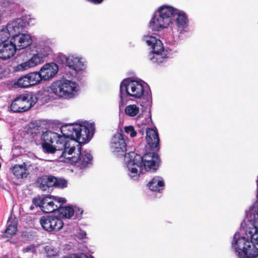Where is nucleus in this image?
Here are the masks:
<instances>
[{
	"label": "nucleus",
	"mask_w": 258,
	"mask_h": 258,
	"mask_svg": "<svg viewBox=\"0 0 258 258\" xmlns=\"http://www.w3.org/2000/svg\"><path fill=\"white\" fill-rule=\"evenodd\" d=\"M82 258H94L93 256L90 254H82Z\"/></svg>",
	"instance_id": "obj_40"
},
{
	"label": "nucleus",
	"mask_w": 258,
	"mask_h": 258,
	"mask_svg": "<svg viewBox=\"0 0 258 258\" xmlns=\"http://www.w3.org/2000/svg\"><path fill=\"white\" fill-rule=\"evenodd\" d=\"M11 40L16 50L24 49L32 43V38L28 34L20 33L12 38Z\"/></svg>",
	"instance_id": "obj_14"
},
{
	"label": "nucleus",
	"mask_w": 258,
	"mask_h": 258,
	"mask_svg": "<svg viewBox=\"0 0 258 258\" xmlns=\"http://www.w3.org/2000/svg\"><path fill=\"white\" fill-rule=\"evenodd\" d=\"M36 53L42 57V59L45 61V58L52 54V50L48 45L40 44L37 48Z\"/></svg>",
	"instance_id": "obj_25"
},
{
	"label": "nucleus",
	"mask_w": 258,
	"mask_h": 258,
	"mask_svg": "<svg viewBox=\"0 0 258 258\" xmlns=\"http://www.w3.org/2000/svg\"><path fill=\"white\" fill-rule=\"evenodd\" d=\"M39 222L43 229L49 232L59 230L63 225L61 219L49 216L42 217Z\"/></svg>",
	"instance_id": "obj_12"
},
{
	"label": "nucleus",
	"mask_w": 258,
	"mask_h": 258,
	"mask_svg": "<svg viewBox=\"0 0 258 258\" xmlns=\"http://www.w3.org/2000/svg\"><path fill=\"white\" fill-rule=\"evenodd\" d=\"M246 211L258 218V202L254 203Z\"/></svg>",
	"instance_id": "obj_35"
},
{
	"label": "nucleus",
	"mask_w": 258,
	"mask_h": 258,
	"mask_svg": "<svg viewBox=\"0 0 258 258\" xmlns=\"http://www.w3.org/2000/svg\"><path fill=\"white\" fill-rule=\"evenodd\" d=\"M246 219L241 223V228L245 234L258 245V218L246 211Z\"/></svg>",
	"instance_id": "obj_8"
},
{
	"label": "nucleus",
	"mask_w": 258,
	"mask_h": 258,
	"mask_svg": "<svg viewBox=\"0 0 258 258\" xmlns=\"http://www.w3.org/2000/svg\"><path fill=\"white\" fill-rule=\"evenodd\" d=\"M92 160V156L90 153L87 151L82 153V168L91 164Z\"/></svg>",
	"instance_id": "obj_31"
},
{
	"label": "nucleus",
	"mask_w": 258,
	"mask_h": 258,
	"mask_svg": "<svg viewBox=\"0 0 258 258\" xmlns=\"http://www.w3.org/2000/svg\"><path fill=\"white\" fill-rule=\"evenodd\" d=\"M125 132L130 135L131 137H134L137 135V132L135 131L133 126H127L124 127Z\"/></svg>",
	"instance_id": "obj_36"
},
{
	"label": "nucleus",
	"mask_w": 258,
	"mask_h": 258,
	"mask_svg": "<svg viewBox=\"0 0 258 258\" xmlns=\"http://www.w3.org/2000/svg\"><path fill=\"white\" fill-rule=\"evenodd\" d=\"M17 231V221L13 220L9 224L7 229L5 230V236L6 237L12 236L14 235Z\"/></svg>",
	"instance_id": "obj_30"
},
{
	"label": "nucleus",
	"mask_w": 258,
	"mask_h": 258,
	"mask_svg": "<svg viewBox=\"0 0 258 258\" xmlns=\"http://www.w3.org/2000/svg\"><path fill=\"white\" fill-rule=\"evenodd\" d=\"M32 20L29 16H25L22 18H18L10 21L5 26L10 36L14 38L15 36L21 33L27 25H29L30 22L28 20Z\"/></svg>",
	"instance_id": "obj_10"
},
{
	"label": "nucleus",
	"mask_w": 258,
	"mask_h": 258,
	"mask_svg": "<svg viewBox=\"0 0 258 258\" xmlns=\"http://www.w3.org/2000/svg\"><path fill=\"white\" fill-rule=\"evenodd\" d=\"M148 89V85L142 80L131 78L124 79L120 84V97L121 101L127 96L136 99L141 98Z\"/></svg>",
	"instance_id": "obj_3"
},
{
	"label": "nucleus",
	"mask_w": 258,
	"mask_h": 258,
	"mask_svg": "<svg viewBox=\"0 0 258 258\" xmlns=\"http://www.w3.org/2000/svg\"><path fill=\"white\" fill-rule=\"evenodd\" d=\"M5 69L0 66V79L2 78L5 76Z\"/></svg>",
	"instance_id": "obj_38"
},
{
	"label": "nucleus",
	"mask_w": 258,
	"mask_h": 258,
	"mask_svg": "<svg viewBox=\"0 0 258 258\" xmlns=\"http://www.w3.org/2000/svg\"><path fill=\"white\" fill-rule=\"evenodd\" d=\"M35 95L22 94L16 98L11 105V109L14 112H24L31 108L37 102Z\"/></svg>",
	"instance_id": "obj_9"
},
{
	"label": "nucleus",
	"mask_w": 258,
	"mask_h": 258,
	"mask_svg": "<svg viewBox=\"0 0 258 258\" xmlns=\"http://www.w3.org/2000/svg\"><path fill=\"white\" fill-rule=\"evenodd\" d=\"M12 86L15 88H26L31 86L27 75H25L21 77L18 80L14 81L12 84Z\"/></svg>",
	"instance_id": "obj_26"
},
{
	"label": "nucleus",
	"mask_w": 258,
	"mask_h": 258,
	"mask_svg": "<svg viewBox=\"0 0 258 258\" xmlns=\"http://www.w3.org/2000/svg\"><path fill=\"white\" fill-rule=\"evenodd\" d=\"M33 203L36 206H39L42 209V199L35 198L33 200Z\"/></svg>",
	"instance_id": "obj_37"
},
{
	"label": "nucleus",
	"mask_w": 258,
	"mask_h": 258,
	"mask_svg": "<svg viewBox=\"0 0 258 258\" xmlns=\"http://www.w3.org/2000/svg\"><path fill=\"white\" fill-rule=\"evenodd\" d=\"M17 149L15 148L13 149V152L14 154H16V155H18L19 153L17 152Z\"/></svg>",
	"instance_id": "obj_41"
},
{
	"label": "nucleus",
	"mask_w": 258,
	"mask_h": 258,
	"mask_svg": "<svg viewBox=\"0 0 258 258\" xmlns=\"http://www.w3.org/2000/svg\"><path fill=\"white\" fill-rule=\"evenodd\" d=\"M147 186L151 191L160 192L164 189L165 181L163 177L156 176L148 182Z\"/></svg>",
	"instance_id": "obj_21"
},
{
	"label": "nucleus",
	"mask_w": 258,
	"mask_h": 258,
	"mask_svg": "<svg viewBox=\"0 0 258 258\" xmlns=\"http://www.w3.org/2000/svg\"><path fill=\"white\" fill-rule=\"evenodd\" d=\"M142 164L145 169L149 172H154L159 167V159L158 155L153 152L148 153L142 157Z\"/></svg>",
	"instance_id": "obj_13"
},
{
	"label": "nucleus",
	"mask_w": 258,
	"mask_h": 258,
	"mask_svg": "<svg viewBox=\"0 0 258 258\" xmlns=\"http://www.w3.org/2000/svg\"><path fill=\"white\" fill-rule=\"evenodd\" d=\"M44 61L36 53L33 54L27 61L18 64L16 67V71L21 72L35 67L42 63Z\"/></svg>",
	"instance_id": "obj_16"
},
{
	"label": "nucleus",
	"mask_w": 258,
	"mask_h": 258,
	"mask_svg": "<svg viewBox=\"0 0 258 258\" xmlns=\"http://www.w3.org/2000/svg\"><path fill=\"white\" fill-rule=\"evenodd\" d=\"M110 149L113 152L121 154L126 150V144L122 135L120 133L116 134L112 139Z\"/></svg>",
	"instance_id": "obj_17"
},
{
	"label": "nucleus",
	"mask_w": 258,
	"mask_h": 258,
	"mask_svg": "<svg viewBox=\"0 0 258 258\" xmlns=\"http://www.w3.org/2000/svg\"><path fill=\"white\" fill-rule=\"evenodd\" d=\"M1 258H7V257L6 256H3V257H2Z\"/></svg>",
	"instance_id": "obj_42"
},
{
	"label": "nucleus",
	"mask_w": 258,
	"mask_h": 258,
	"mask_svg": "<svg viewBox=\"0 0 258 258\" xmlns=\"http://www.w3.org/2000/svg\"><path fill=\"white\" fill-rule=\"evenodd\" d=\"M66 64L76 72L81 70V58L75 55H69L66 58Z\"/></svg>",
	"instance_id": "obj_23"
},
{
	"label": "nucleus",
	"mask_w": 258,
	"mask_h": 258,
	"mask_svg": "<svg viewBox=\"0 0 258 258\" xmlns=\"http://www.w3.org/2000/svg\"><path fill=\"white\" fill-rule=\"evenodd\" d=\"M175 17L177 31L182 33L186 28L187 17L185 13L169 5L158 7L152 15L149 23V28L153 31H159L172 25Z\"/></svg>",
	"instance_id": "obj_2"
},
{
	"label": "nucleus",
	"mask_w": 258,
	"mask_h": 258,
	"mask_svg": "<svg viewBox=\"0 0 258 258\" xmlns=\"http://www.w3.org/2000/svg\"><path fill=\"white\" fill-rule=\"evenodd\" d=\"M58 71V66L54 62H50L41 67L39 72L42 80L47 81L53 78Z\"/></svg>",
	"instance_id": "obj_15"
},
{
	"label": "nucleus",
	"mask_w": 258,
	"mask_h": 258,
	"mask_svg": "<svg viewBox=\"0 0 258 258\" xmlns=\"http://www.w3.org/2000/svg\"><path fill=\"white\" fill-rule=\"evenodd\" d=\"M36 121L31 122L28 131L33 136V141L37 145H41L44 150L48 153H53L56 150L62 151V156L69 159L72 164L79 163L80 157H70L77 144L78 150L81 154V124L72 123L63 125L61 127L63 136L51 131L41 134V127Z\"/></svg>",
	"instance_id": "obj_1"
},
{
	"label": "nucleus",
	"mask_w": 258,
	"mask_h": 258,
	"mask_svg": "<svg viewBox=\"0 0 258 258\" xmlns=\"http://www.w3.org/2000/svg\"><path fill=\"white\" fill-rule=\"evenodd\" d=\"M81 235H82V239H87V234H86V232L82 231Z\"/></svg>",
	"instance_id": "obj_39"
},
{
	"label": "nucleus",
	"mask_w": 258,
	"mask_h": 258,
	"mask_svg": "<svg viewBox=\"0 0 258 258\" xmlns=\"http://www.w3.org/2000/svg\"><path fill=\"white\" fill-rule=\"evenodd\" d=\"M12 172L17 178L26 177L28 174V170L25 164L15 165L12 168Z\"/></svg>",
	"instance_id": "obj_24"
},
{
	"label": "nucleus",
	"mask_w": 258,
	"mask_h": 258,
	"mask_svg": "<svg viewBox=\"0 0 258 258\" xmlns=\"http://www.w3.org/2000/svg\"><path fill=\"white\" fill-rule=\"evenodd\" d=\"M66 202L64 198L55 196L45 197L42 199V210L45 213H52L57 210L61 204Z\"/></svg>",
	"instance_id": "obj_11"
},
{
	"label": "nucleus",
	"mask_w": 258,
	"mask_h": 258,
	"mask_svg": "<svg viewBox=\"0 0 258 258\" xmlns=\"http://www.w3.org/2000/svg\"><path fill=\"white\" fill-rule=\"evenodd\" d=\"M124 111L127 115L130 117H134L139 114L140 108L136 104H130L125 107Z\"/></svg>",
	"instance_id": "obj_29"
},
{
	"label": "nucleus",
	"mask_w": 258,
	"mask_h": 258,
	"mask_svg": "<svg viewBox=\"0 0 258 258\" xmlns=\"http://www.w3.org/2000/svg\"><path fill=\"white\" fill-rule=\"evenodd\" d=\"M7 29L6 26L0 27V42L7 41L6 40L11 37Z\"/></svg>",
	"instance_id": "obj_33"
},
{
	"label": "nucleus",
	"mask_w": 258,
	"mask_h": 258,
	"mask_svg": "<svg viewBox=\"0 0 258 258\" xmlns=\"http://www.w3.org/2000/svg\"><path fill=\"white\" fill-rule=\"evenodd\" d=\"M16 52V47L11 40L0 43V58L4 60L9 59L14 55Z\"/></svg>",
	"instance_id": "obj_19"
},
{
	"label": "nucleus",
	"mask_w": 258,
	"mask_h": 258,
	"mask_svg": "<svg viewBox=\"0 0 258 258\" xmlns=\"http://www.w3.org/2000/svg\"><path fill=\"white\" fill-rule=\"evenodd\" d=\"M26 75L31 86L38 84L42 81L39 72H31Z\"/></svg>",
	"instance_id": "obj_27"
},
{
	"label": "nucleus",
	"mask_w": 258,
	"mask_h": 258,
	"mask_svg": "<svg viewBox=\"0 0 258 258\" xmlns=\"http://www.w3.org/2000/svg\"><path fill=\"white\" fill-rule=\"evenodd\" d=\"M146 141L151 148H156L159 144V138L156 129L148 128L146 130Z\"/></svg>",
	"instance_id": "obj_20"
},
{
	"label": "nucleus",
	"mask_w": 258,
	"mask_h": 258,
	"mask_svg": "<svg viewBox=\"0 0 258 258\" xmlns=\"http://www.w3.org/2000/svg\"><path fill=\"white\" fill-rule=\"evenodd\" d=\"M55 179L56 181H54V185L53 186H56L59 188H63L66 187L67 186V181L62 178H57L55 177Z\"/></svg>",
	"instance_id": "obj_34"
},
{
	"label": "nucleus",
	"mask_w": 258,
	"mask_h": 258,
	"mask_svg": "<svg viewBox=\"0 0 258 258\" xmlns=\"http://www.w3.org/2000/svg\"><path fill=\"white\" fill-rule=\"evenodd\" d=\"M254 243L252 240H249L240 236L239 232H236L234 236L232 246L238 258H257L258 248Z\"/></svg>",
	"instance_id": "obj_4"
},
{
	"label": "nucleus",
	"mask_w": 258,
	"mask_h": 258,
	"mask_svg": "<svg viewBox=\"0 0 258 258\" xmlns=\"http://www.w3.org/2000/svg\"><path fill=\"white\" fill-rule=\"evenodd\" d=\"M124 168L129 177L137 179L142 172V157L135 152H130L125 156Z\"/></svg>",
	"instance_id": "obj_7"
},
{
	"label": "nucleus",
	"mask_w": 258,
	"mask_h": 258,
	"mask_svg": "<svg viewBox=\"0 0 258 258\" xmlns=\"http://www.w3.org/2000/svg\"><path fill=\"white\" fill-rule=\"evenodd\" d=\"M95 127L93 122L82 121V145L90 142L94 133Z\"/></svg>",
	"instance_id": "obj_18"
},
{
	"label": "nucleus",
	"mask_w": 258,
	"mask_h": 258,
	"mask_svg": "<svg viewBox=\"0 0 258 258\" xmlns=\"http://www.w3.org/2000/svg\"><path fill=\"white\" fill-rule=\"evenodd\" d=\"M44 249L48 258H52L53 256L56 255L58 252L57 248H55L51 245L45 246Z\"/></svg>",
	"instance_id": "obj_32"
},
{
	"label": "nucleus",
	"mask_w": 258,
	"mask_h": 258,
	"mask_svg": "<svg viewBox=\"0 0 258 258\" xmlns=\"http://www.w3.org/2000/svg\"><path fill=\"white\" fill-rule=\"evenodd\" d=\"M50 89L52 93L58 97L70 99L75 96L78 88L75 82L64 79L52 83Z\"/></svg>",
	"instance_id": "obj_5"
},
{
	"label": "nucleus",
	"mask_w": 258,
	"mask_h": 258,
	"mask_svg": "<svg viewBox=\"0 0 258 258\" xmlns=\"http://www.w3.org/2000/svg\"><path fill=\"white\" fill-rule=\"evenodd\" d=\"M143 40L152 50V52L149 55V59L153 62H162L166 55L162 41L156 37L150 35L144 36Z\"/></svg>",
	"instance_id": "obj_6"
},
{
	"label": "nucleus",
	"mask_w": 258,
	"mask_h": 258,
	"mask_svg": "<svg viewBox=\"0 0 258 258\" xmlns=\"http://www.w3.org/2000/svg\"><path fill=\"white\" fill-rule=\"evenodd\" d=\"M58 213L60 217L70 218L74 214V210L71 207H59L57 209Z\"/></svg>",
	"instance_id": "obj_28"
},
{
	"label": "nucleus",
	"mask_w": 258,
	"mask_h": 258,
	"mask_svg": "<svg viewBox=\"0 0 258 258\" xmlns=\"http://www.w3.org/2000/svg\"><path fill=\"white\" fill-rule=\"evenodd\" d=\"M54 181L56 180L54 176H43L38 178L37 184L40 188L45 190L48 187L53 186Z\"/></svg>",
	"instance_id": "obj_22"
}]
</instances>
